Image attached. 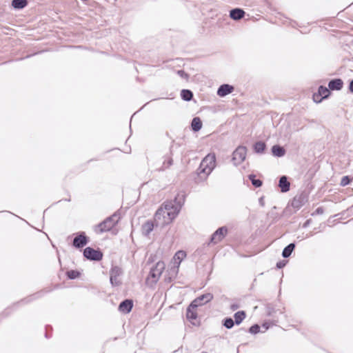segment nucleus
<instances>
[{
	"mask_svg": "<svg viewBox=\"0 0 353 353\" xmlns=\"http://www.w3.org/2000/svg\"><path fill=\"white\" fill-rule=\"evenodd\" d=\"M185 199V193L180 192L176 194L173 200L166 201L161 205L168 216V220H165L162 223L163 225H168L177 216L184 204Z\"/></svg>",
	"mask_w": 353,
	"mask_h": 353,
	"instance_id": "nucleus-1",
	"label": "nucleus"
},
{
	"mask_svg": "<svg viewBox=\"0 0 353 353\" xmlns=\"http://www.w3.org/2000/svg\"><path fill=\"white\" fill-rule=\"evenodd\" d=\"M216 167V155L210 153L201 161L199 167L196 170V177L194 181L196 183L204 181Z\"/></svg>",
	"mask_w": 353,
	"mask_h": 353,
	"instance_id": "nucleus-2",
	"label": "nucleus"
},
{
	"mask_svg": "<svg viewBox=\"0 0 353 353\" xmlns=\"http://www.w3.org/2000/svg\"><path fill=\"white\" fill-rule=\"evenodd\" d=\"M120 219V213L117 211L111 216L105 219L103 221L95 225V232L97 233H103L109 232L114 228Z\"/></svg>",
	"mask_w": 353,
	"mask_h": 353,
	"instance_id": "nucleus-3",
	"label": "nucleus"
},
{
	"mask_svg": "<svg viewBox=\"0 0 353 353\" xmlns=\"http://www.w3.org/2000/svg\"><path fill=\"white\" fill-rule=\"evenodd\" d=\"M247 148L245 146H238L232 153V161L234 165H239L245 159Z\"/></svg>",
	"mask_w": 353,
	"mask_h": 353,
	"instance_id": "nucleus-4",
	"label": "nucleus"
},
{
	"mask_svg": "<svg viewBox=\"0 0 353 353\" xmlns=\"http://www.w3.org/2000/svg\"><path fill=\"white\" fill-rule=\"evenodd\" d=\"M83 256L92 261H100L103 259V252L99 250H95L91 247H87L83 250Z\"/></svg>",
	"mask_w": 353,
	"mask_h": 353,
	"instance_id": "nucleus-5",
	"label": "nucleus"
},
{
	"mask_svg": "<svg viewBox=\"0 0 353 353\" xmlns=\"http://www.w3.org/2000/svg\"><path fill=\"white\" fill-rule=\"evenodd\" d=\"M228 232V228L226 226H222L219 228L210 236V241L208 243V245L211 243L217 244L221 242L227 235Z\"/></svg>",
	"mask_w": 353,
	"mask_h": 353,
	"instance_id": "nucleus-6",
	"label": "nucleus"
},
{
	"mask_svg": "<svg viewBox=\"0 0 353 353\" xmlns=\"http://www.w3.org/2000/svg\"><path fill=\"white\" fill-rule=\"evenodd\" d=\"M165 269V264L163 261H159L153 266L150 271L148 278H152L154 283H157Z\"/></svg>",
	"mask_w": 353,
	"mask_h": 353,
	"instance_id": "nucleus-7",
	"label": "nucleus"
},
{
	"mask_svg": "<svg viewBox=\"0 0 353 353\" xmlns=\"http://www.w3.org/2000/svg\"><path fill=\"white\" fill-rule=\"evenodd\" d=\"M330 90L329 88H326L324 85H320L318 88V91L313 94V101L316 103H321L323 99H327L330 95Z\"/></svg>",
	"mask_w": 353,
	"mask_h": 353,
	"instance_id": "nucleus-8",
	"label": "nucleus"
},
{
	"mask_svg": "<svg viewBox=\"0 0 353 353\" xmlns=\"http://www.w3.org/2000/svg\"><path fill=\"white\" fill-rule=\"evenodd\" d=\"M122 269L117 266H112L110 270V282L112 286H119L121 284V281L118 277L122 274Z\"/></svg>",
	"mask_w": 353,
	"mask_h": 353,
	"instance_id": "nucleus-9",
	"label": "nucleus"
},
{
	"mask_svg": "<svg viewBox=\"0 0 353 353\" xmlns=\"http://www.w3.org/2000/svg\"><path fill=\"white\" fill-rule=\"evenodd\" d=\"M89 242V238L84 232L77 233L76 236L72 241V245L77 249H81L85 246Z\"/></svg>",
	"mask_w": 353,
	"mask_h": 353,
	"instance_id": "nucleus-10",
	"label": "nucleus"
},
{
	"mask_svg": "<svg viewBox=\"0 0 353 353\" xmlns=\"http://www.w3.org/2000/svg\"><path fill=\"white\" fill-rule=\"evenodd\" d=\"M308 200V196L306 193L301 192L297 195H296L292 202L291 205L294 209L299 210L300 209Z\"/></svg>",
	"mask_w": 353,
	"mask_h": 353,
	"instance_id": "nucleus-11",
	"label": "nucleus"
},
{
	"mask_svg": "<svg viewBox=\"0 0 353 353\" xmlns=\"http://www.w3.org/2000/svg\"><path fill=\"white\" fill-rule=\"evenodd\" d=\"M51 289H49V290H47V289H43L41 291H39L23 299H21L20 301L16 303L14 306H16L19 304H21V303H28L31 301H32L33 300H35V299H39L41 298V296H43L45 294L48 293V292H51Z\"/></svg>",
	"mask_w": 353,
	"mask_h": 353,
	"instance_id": "nucleus-12",
	"label": "nucleus"
},
{
	"mask_svg": "<svg viewBox=\"0 0 353 353\" xmlns=\"http://www.w3.org/2000/svg\"><path fill=\"white\" fill-rule=\"evenodd\" d=\"M133 307V301L131 299H125L119 305V310L124 314H128Z\"/></svg>",
	"mask_w": 353,
	"mask_h": 353,
	"instance_id": "nucleus-13",
	"label": "nucleus"
},
{
	"mask_svg": "<svg viewBox=\"0 0 353 353\" xmlns=\"http://www.w3.org/2000/svg\"><path fill=\"white\" fill-rule=\"evenodd\" d=\"M234 91V87L230 84H222L221 85L216 92L218 96L221 97H225Z\"/></svg>",
	"mask_w": 353,
	"mask_h": 353,
	"instance_id": "nucleus-14",
	"label": "nucleus"
},
{
	"mask_svg": "<svg viewBox=\"0 0 353 353\" xmlns=\"http://www.w3.org/2000/svg\"><path fill=\"white\" fill-rule=\"evenodd\" d=\"M279 187L281 188V192L285 193L290 189V183L288 178L285 175H283L279 178Z\"/></svg>",
	"mask_w": 353,
	"mask_h": 353,
	"instance_id": "nucleus-15",
	"label": "nucleus"
},
{
	"mask_svg": "<svg viewBox=\"0 0 353 353\" xmlns=\"http://www.w3.org/2000/svg\"><path fill=\"white\" fill-rule=\"evenodd\" d=\"M343 86V81L341 79L336 78L331 79L328 83V88L330 90H341Z\"/></svg>",
	"mask_w": 353,
	"mask_h": 353,
	"instance_id": "nucleus-16",
	"label": "nucleus"
},
{
	"mask_svg": "<svg viewBox=\"0 0 353 353\" xmlns=\"http://www.w3.org/2000/svg\"><path fill=\"white\" fill-rule=\"evenodd\" d=\"M245 11L239 8H233L230 11V17L233 20L241 19L245 16Z\"/></svg>",
	"mask_w": 353,
	"mask_h": 353,
	"instance_id": "nucleus-17",
	"label": "nucleus"
},
{
	"mask_svg": "<svg viewBox=\"0 0 353 353\" xmlns=\"http://www.w3.org/2000/svg\"><path fill=\"white\" fill-rule=\"evenodd\" d=\"M196 309L188 307L186 309V318L194 325L196 324L197 313Z\"/></svg>",
	"mask_w": 353,
	"mask_h": 353,
	"instance_id": "nucleus-18",
	"label": "nucleus"
},
{
	"mask_svg": "<svg viewBox=\"0 0 353 353\" xmlns=\"http://www.w3.org/2000/svg\"><path fill=\"white\" fill-rule=\"evenodd\" d=\"M272 154L274 157H282L285 156L286 151L285 148L280 145H274L271 148Z\"/></svg>",
	"mask_w": 353,
	"mask_h": 353,
	"instance_id": "nucleus-19",
	"label": "nucleus"
},
{
	"mask_svg": "<svg viewBox=\"0 0 353 353\" xmlns=\"http://www.w3.org/2000/svg\"><path fill=\"white\" fill-rule=\"evenodd\" d=\"M174 140H172V143H174ZM172 148H173V144H172L170 147V155L168 158V159H165L163 162V165L161 168H159V171H164L167 168H168L170 166H171L173 163V159L172 158Z\"/></svg>",
	"mask_w": 353,
	"mask_h": 353,
	"instance_id": "nucleus-20",
	"label": "nucleus"
},
{
	"mask_svg": "<svg viewBox=\"0 0 353 353\" xmlns=\"http://www.w3.org/2000/svg\"><path fill=\"white\" fill-rule=\"evenodd\" d=\"M203 126V123L201 119L198 117H194L191 121V129L193 132H199Z\"/></svg>",
	"mask_w": 353,
	"mask_h": 353,
	"instance_id": "nucleus-21",
	"label": "nucleus"
},
{
	"mask_svg": "<svg viewBox=\"0 0 353 353\" xmlns=\"http://www.w3.org/2000/svg\"><path fill=\"white\" fill-rule=\"evenodd\" d=\"M154 223L152 221H147L142 225V234L148 236L151 233V232L154 230Z\"/></svg>",
	"mask_w": 353,
	"mask_h": 353,
	"instance_id": "nucleus-22",
	"label": "nucleus"
},
{
	"mask_svg": "<svg viewBox=\"0 0 353 353\" xmlns=\"http://www.w3.org/2000/svg\"><path fill=\"white\" fill-rule=\"evenodd\" d=\"M266 144L265 142L259 141L253 145V150L256 154H263L266 150Z\"/></svg>",
	"mask_w": 353,
	"mask_h": 353,
	"instance_id": "nucleus-23",
	"label": "nucleus"
},
{
	"mask_svg": "<svg viewBox=\"0 0 353 353\" xmlns=\"http://www.w3.org/2000/svg\"><path fill=\"white\" fill-rule=\"evenodd\" d=\"M296 248L295 243H290L287 246H285L283 251H282V256L284 259H287L290 257L292 253V252Z\"/></svg>",
	"mask_w": 353,
	"mask_h": 353,
	"instance_id": "nucleus-24",
	"label": "nucleus"
},
{
	"mask_svg": "<svg viewBox=\"0 0 353 353\" xmlns=\"http://www.w3.org/2000/svg\"><path fill=\"white\" fill-rule=\"evenodd\" d=\"M246 317V313L243 310H240L234 313V321L236 325H240Z\"/></svg>",
	"mask_w": 353,
	"mask_h": 353,
	"instance_id": "nucleus-25",
	"label": "nucleus"
},
{
	"mask_svg": "<svg viewBox=\"0 0 353 353\" xmlns=\"http://www.w3.org/2000/svg\"><path fill=\"white\" fill-rule=\"evenodd\" d=\"M11 5L16 10H21L28 5V0H12Z\"/></svg>",
	"mask_w": 353,
	"mask_h": 353,
	"instance_id": "nucleus-26",
	"label": "nucleus"
},
{
	"mask_svg": "<svg viewBox=\"0 0 353 353\" xmlns=\"http://www.w3.org/2000/svg\"><path fill=\"white\" fill-rule=\"evenodd\" d=\"M181 97L185 101H190L193 98V92L190 90L183 89L181 91Z\"/></svg>",
	"mask_w": 353,
	"mask_h": 353,
	"instance_id": "nucleus-27",
	"label": "nucleus"
},
{
	"mask_svg": "<svg viewBox=\"0 0 353 353\" xmlns=\"http://www.w3.org/2000/svg\"><path fill=\"white\" fill-rule=\"evenodd\" d=\"M161 217L163 218V221L165 220H168V216H166V212L163 208V207H160L154 214V219L155 221L160 220Z\"/></svg>",
	"mask_w": 353,
	"mask_h": 353,
	"instance_id": "nucleus-28",
	"label": "nucleus"
},
{
	"mask_svg": "<svg viewBox=\"0 0 353 353\" xmlns=\"http://www.w3.org/2000/svg\"><path fill=\"white\" fill-rule=\"evenodd\" d=\"M198 297H199V300L200 301V302H202L203 305H204V304H206V303L210 302L213 299L214 296L212 293H205V294H201V296H199Z\"/></svg>",
	"mask_w": 353,
	"mask_h": 353,
	"instance_id": "nucleus-29",
	"label": "nucleus"
},
{
	"mask_svg": "<svg viewBox=\"0 0 353 353\" xmlns=\"http://www.w3.org/2000/svg\"><path fill=\"white\" fill-rule=\"evenodd\" d=\"M248 179L250 180L252 184L255 188H260L263 185V182L261 179H256V176L254 174L248 175Z\"/></svg>",
	"mask_w": 353,
	"mask_h": 353,
	"instance_id": "nucleus-30",
	"label": "nucleus"
},
{
	"mask_svg": "<svg viewBox=\"0 0 353 353\" xmlns=\"http://www.w3.org/2000/svg\"><path fill=\"white\" fill-rule=\"evenodd\" d=\"M68 279L70 280L76 279L81 276V272L77 270H70L66 272Z\"/></svg>",
	"mask_w": 353,
	"mask_h": 353,
	"instance_id": "nucleus-31",
	"label": "nucleus"
},
{
	"mask_svg": "<svg viewBox=\"0 0 353 353\" xmlns=\"http://www.w3.org/2000/svg\"><path fill=\"white\" fill-rule=\"evenodd\" d=\"M234 323V320L231 317H225L222 321V325L227 329H232Z\"/></svg>",
	"mask_w": 353,
	"mask_h": 353,
	"instance_id": "nucleus-32",
	"label": "nucleus"
},
{
	"mask_svg": "<svg viewBox=\"0 0 353 353\" xmlns=\"http://www.w3.org/2000/svg\"><path fill=\"white\" fill-rule=\"evenodd\" d=\"M186 257V253L185 251L179 250L176 252L174 254V259L175 261H179L177 262L178 265L181 263V261Z\"/></svg>",
	"mask_w": 353,
	"mask_h": 353,
	"instance_id": "nucleus-33",
	"label": "nucleus"
},
{
	"mask_svg": "<svg viewBox=\"0 0 353 353\" xmlns=\"http://www.w3.org/2000/svg\"><path fill=\"white\" fill-rule=\"evenodd\" d=\"M248 332L252 334H256L261 332V327L259 325L255 323L249 327Z\"/></svg>",
	"mask_w": 353,
	"mask_h": 353,
	"instance_id": "nucleus-34",
	"label": "nucleus"
},
{
	"mask_svg": "<svg viewBox=\"0 0 353 353\" xmlns=\"http://www.w3.org/2000/svg\"><path fill=\"white\" fill-rule=\"evenodd\" d=\"M201 305H203V303L200 302V301L199 300V297H197L191 302L188 307L196 309L199 306Z\"/></svg>",
	"mask_w": 353,
	"mask_h": 353,
	"instance_id": "nucleus-35",
	"label": "nucleus"
},
{
	"mask_svg": "<svg viewBox=\"0 0 353 353\" xmlns=\"http://www.w3.org/2000/svg\"><path fill=\"white\" fill-rule=\"evenodd\" d=\"M352 181V179L349 176H344L342 177L340 185L341 186H346L349 185Z\"/></svg>",
	"mask_w": 353,
	"mask_h": 353,
	"instance_id": "nucleus-36",
	"label": "nucleus"
},
{
	"mask_svg": "<svg viewBox=\"0 0 353 353\" xmlns=\"http://www.w3.org/2000/svg\"><path fill=\"white\" fill-rule=\"evenodd\" d=\"M177 74L183 79H187L189 75L183 70H177Z\"/></svg>",
	"mask_w": 353,
	"mask_h": 353,
	"instance_id": "nucleus-37",
	"label": "nucleus"
},
{
	"mask_svg": "<svg viewBox=\"0 0 353 353\" xmlns=\"http://www.w3.org/2000/svg\"><path fill=\"white\" fill-rule=\"evenodd\" d=\"M287 261L285 260L279 261L276 263V267L277 269H281L285 266Z\"/></svg>",
	"mask_w": 353,
	"mask_h": 353,
	"instance_id": "nucleus-38",
	"label": "nucleus"
},
{
	"mask_svg": "<svg viewBox=\"0 0 353 353\" xmlns=\"http://www.w3.org/2000/svg\"><path fill=\"white\" fill-rule=\"evenodd\" d=\"M261 327V332H266L270 328V324L267 322L263 323Z\"/></svg>",
	"mask_w": 353,
	"mask_h": 353,
	"instance_id": "nucleus-39",
	"label": "nucleus"
},
{
	"mask_svg": "<svg viewBox=\"0 0 353 353\" xmlns=\"http://www.w3.org/2000/svg\"><path fill=\"white\" fill-rule=\"evenodd\" d=\"M230 307L232 311H235L240 307V305L239 303H234L230 305Z\"/></svg>",
	"mask_w": 353,
	"mask_h": 353,
	"instance_id": "nucleus-40",
	"label": "nucleus"
},
{
	"mask_svg": "<svg viewBox=\"0 0 353 353\" xmlns=\"http://www.w3.org/2000/svg\"><path fill=\"white\" fill-rule=\"evenodd\" d=\"M324 210L322 207H319L316 209L315 213L317 214H322L323 213Z\"/></svg>",
	"mask_w": 353,
	"mask_h": 353,
	"instance_id": "nucleus-41",
	"label": "nucleus"
},
{
	"mask_svg": "<svg viewBox=\"0 0 353 353\" xmlns=\"http://www.w3.org/2000/svg\"><path fill=\"white\" fill-rule=\"evenodd\" d=\"M48 328L52 329V327L50 325H47L46 326V334H45V336L47 339H49V338L51 337V335H50V333L48 332Z\"/></svg>",
	"mask_w": 353,
	"mask_h": 353,
	"instance_id": "nucleus-42",
	"label": "nucleus"
},
{
	"mask_svg": "<svg viewBox=\"0 0 353 353\" xmlns=\"http://www.w3.org/2000/svg\"><path fill=\"white\" fill-rule=\"evenodd\" d=\"M348 89L350 92L353 93V79L350 81Z\"/></svg>",
	"mask_w": 353,
	"mask_h": 353,
	"instance_id": "nucleus-43",
	"label": "nucleus"
},
{
	"mask_svg": "<svg viewBox=\"0 0 353 353\" xmlns=\"http://www.w3.org/2000/svg\"><path fill=\"white\" fill-rule=\"evenodd\" d=\"M310 221H311L310 219L307 220V221L303 223V228H307V227L310 225Z\"/></svg>",
	"mask_w": 353,
	"mask_h": 353,
	"instance_id": "nucleus-44",
	"label": "nucleus"
},
{
	"mask_svg": "<svg viewBox=\"0 0 353 353\" xmlns=\"http://www.w3.org/2000/svg\"><path fill=\"white\" fill-rule=\"evenodd\" d=\"M259 203H260L262 206H263V205H264V202H263V197H261V198L259 199Z\"/></svg>",
	"mask_w": 353,
	"mask_h": 353,
	"instance_id": "nucleus-45",
	"label": "nucleus"
},
{
	"mask_svg": "<svg viewBox=\"0 0 353 353\" xmlns=\"http://www.w3.org/2000/svg\"><path fill=\"white\" fill-rule=\"evenodd\" d=\"M65 201H70V200L68 198H66Z\"/></svg>",
	"mask_w": 353,
	"mask_h": 353,
	"instance_id": "nucleus-46",
	"label": "nucleus"
},
{
	"mask_svg": "<svg viewBox=\"0 0 353 353\" xmlns=\"http://www.w3.org/2000/svg\"><path fill=\"white\" fill-rule=\"evenodd\" d=\"M65 201H70V200L68 198H66Z\"/></svg>",
	"mask_w": 353,
	"mask_h": 353,
	"instance_id": "nucleus-47",
	"label": "nucleus"
},
{
	"mask_svg": "<svg viewBox=\"0 0 353 353\" xmlns=\"http://www.w3.org/2000/svg\"><path fill=\"white\" fill-rule=\"evenodd\" d=\"M201 353H208V352H207L203 351V352H202Z\"/></svg>",
	"mask_w": 353,
	"mask_h": 353,
	"instance_id": "nucleus-48",
	"label": "nucleus"
}]
</instances>
